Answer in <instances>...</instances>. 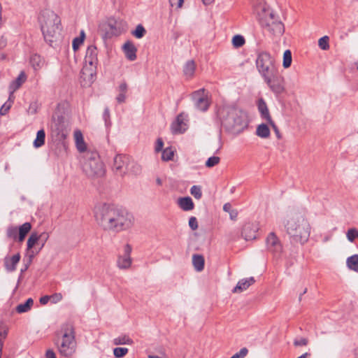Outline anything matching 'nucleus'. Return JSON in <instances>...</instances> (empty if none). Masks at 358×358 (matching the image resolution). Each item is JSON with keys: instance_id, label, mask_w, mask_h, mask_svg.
Returning a JSON list of instances; mask_svg holds the SVG:
<instances>
[{"instance_id": "9b49d317", "label": "nucleus", "mask_w": 358, "mask_h": 358, "mask_svg": "<svg viewBox=\"0 0 358 358\" xmlns=\"http://www.w3.org/2000/svg\"><path fill=\"white\" fill-rule=\"evenodd\" d=\"M192 99L194 101L195 106L200 110L205 111L208 108L209 101L208 94L204 89H201L192 93Z\"/></svg>"}, {"instance_id": "a211bd4d", "label": "nucleus", "mask_w": 358, "mask_h": 358, "mask_svg": "<svg viewBox=\"0 0 358 358\" xmlns=\"http://www.w3.org/2000/svg\"><path fill=\"white\" fill-rule=\"evenodd\" d=\"M122 50L126 58L129 61H134L136 59L137 49L131 41L126 42L122 46Z\"/></svg>"}, {"instance_id": "b1692460", "label": "nucleus", "mask_w": 358, "mask_h": 358, "mask_svg": "<svg viewBox=\"0 0 358 358\" xmlns=\"http://www.w3.org/2000/svg\"><path fill=\"white\" fill-rule=\"evenodd\" d=\"M258 109L262 115V117L268 122L272 120L266 103L262 99H259L258 101Z\"/></svg>"}, {"instance_id": "de8ad7c7", "label": "nucleus", "mask_w": 358, "mask_h": 358, "mask_svg": "<svg viewBox=\"0 0 358 358\" xmlns=\"http://www.w3.org/2000/svg\"><path fill=\"white\" fill-rule=\"evenodd\" d=\"M220 162V158L217 156H213L209 157L206 162V166L208 168H212L216 165H217Z\"/></svg>"}, {"instance_id": "c85d7f7f", "label": "nucleus", "mask_w": 358, "mask_h": 358, "mask_svg": "<svg viewBox=\"0 0 358 358\" xmlns=\"http://www.w3.org/2000/svg\"><path fill=\"white\" fill-rule=\"evenodd\" d=\"M45 133L44 129L38 131L36 137L34 141L33 145L36 148L42 147L45 144Z\"/></svg>"}, {"instance_id": "5701e85b", "label": "nucleus", "mask_w": 358, "mask_h": 358, "mask_svg": "<svg viewBox=\"0 0 358 358\" xmlns=\"http://www.w3.org/2000/svg\"><path fill=\"white\" fill-rule=\"evenodd\" d=\"M178 206L184 211H190L194 209V203L189 196L180 197L178 199Z\"/></svg>"}, {"instance_id": "a878e982", "label": "nucleus", "mask_w": 358, "mask_h": 358, "mask_svg": "<svg viewBox=\"0 0 358 358\" xmlns=\"http://www.w3.org/2000/svg\"><path fill=\"white\" fill-rule=\"evenodd\" d=\"M204 258L201 255H194L192 256V264L194 269L200 272L204 268Z\"/></svg>"}, {"instance_id": "0e129e2a", "label": "nucleus", "mask_w": 358, "mask_h": 358, "mask_svg": "<svg viewBox=\"0 0 358 358\" xmlns=\"http://www.w3.org/2000/svg\"><path fill=\"white\" fill-rule=\"evenodd\" d=\"M230 218L232 220H236L238 216V212L236 210H232L229 213Z\"/></svg>"}, {"instance_id": "bf43d9fd", "label": "nucleus", "mask_w": 358, "mask_h": 358, "mask_svg": "<svg viewBox=\"0 0 358 358\" xmlns=\"http://www.w3.org/2000/svg\"><path fill=\"white\" fill-rule=\"evenodd\" d=\"M38 236H41V240L42 241V244H41V248H42L44 246L45 243L48 239L49 234H48V233L43 232L41 234H38Z\"/></svg>"}, {"instance_id": "774afa93", "label": "nucleus", "mask_w": 358, "mask_h": 358, "mask_svg": "<svg viewBox=\"0 0 358 358\" xmlns=\"http://www.w3.org/2000/svg\"><path fill=\"white\" fill-rule=\"evenodd\" d=\"M310 355H311L310 353L305 352L304 354H303L302 355L299 356L297 358H309L310 357Z\"/></svg>"}, {"instance_id": "ddd939ff", "label": "nucleus", "mask_w": 358, "mask_h": 358, "mask_svg": "<svg viewBox=\"0 0 358 358\" xmlns=\"http://www.w3.org/2000/svg\"><path fill=\"white\" fill-rule=\"evenodd\" d=\"M267 249L275 255H280L282 252V245L275 233L271 232L266 238Z\"/></svg>"}, {"instance_id": "3c124183", "label": "nucleus", "mask_w": 358, "mask_h": 358, "mask_svg": "<svg viewBox=\"0 0 358 358\" xmlns=\"http://www.w3.org/2000/svg\"><path fill=\"white\" fill-rule=\"evenodd\" d=\"M308 343V340L306 338H301L300 339H295L294 345L295 346H306Z\"/></svg>"}, {"instance_id": "79ce46f5", "label": "nucleus", "mask_w": 358, "mask_h": 358, "mask_svg": "<svg viewBox=\"0 0 358 358\" xmlns=\"http://www.w3.org/2000/svg\"><path fill=\"white\" fill-rule=\"evenodd\" d=\"M245 43L244 37L241 35H236L232 38V44L235 48H241Z\"/></svg>"}, {"instance_id": "4d7b16f0", "label": "nucleus", "mask_w": 358, "mask_h": 358, "mask_svg": "<svg viewBox=\"0 0 358 358\" xmlns=\"http://www.w3.org/2000/svg\"><path fill=\"white\" fill-rule=\"evenodd\" d=\"M50 296V300L52 303H56L62 299V294L61 293H55Z\"/></svg>"}, {"instance_id": "c9c22d12", "label": "nucleus", "mask_w": 358, "mask_h": 358, "mask_svg": "<svg viewBox=\"0 0 358 358\" xmlns=\"http://www.w3.org/2000/svg\"><path fill=\"white\" fill-rule=\"evenodd\" d=\"M30 63H31V66H33V68L35 70H37L42 66V65L43 64V61L42 58L41 57V56H39L38 55H34L30 58Z\"/></svg>"}, {"instance_id": "bb28decb", "label": "nucleus", "mask_w": 358, "mask_h": 358, "mask_svg": "<svg viewBox=\"0 0 358 358\" xmlns=\"http://www.w3.org/2000/svg\"><path fill=\"white\" fill-rule=\"evenodd\" d=\"M31 229V224L29 222H25L21 225L18 229V241L22 242Z\"/></svg>"}, {"instance_id": "20e7f679", "label": "nucleus", "mask_w": 358, "mask_h": 358, "mask_svg": "<svg viewBox=\"0 0 358 358\" xmlns=\"http://www.w3.org/2000/svg\"><path fill=\"white\" fill-rule=\"evenodd\" d=\"M45 41L53 46L60 36L61 20L59 17L50 10H43L38 17Z\"/></svg>"}, {"instance_id": "e2e57ef3", "label": "nucleus", "mask_w": 358, "mask_h": 358, "mask_svg": "<svg viewBox=\"0 0 358 358\" xmlns=\"http://www.w3.org/2000/svg\"><path fill=\"white\" fill-rule=\"evenodd\" d=\"M50 300V296H48V295H45V296H43L42 297H41L40 299V303L42 304V305H45L48 303V302Z\"/></svg>"}, {"instance_id": "2eb2a0df", "label": "nucleus", "mask_w": 358, "mask_h": 358, "mask_svg": "<svg viewBox=\"0 0 358 358\" xmlns=\"http://www.w3.org/2000/svg\"><path fill=\"white\" fill-rule=\"evenodd\" d=\"M187 115L184 113L179 114L176 120L171 124V131L173 134H178L184 132L187 128Z\"/></svg>"}, {"instance_id": "72a5a7b5", "label": "nucleus", "mask_w": 358, "mask_h": 358, "mask_svg": "<svg viewBox=\"0 0 358 358\" xmlns=\"http://www.w3.org/2000/svg\"><path fill=\"white\" fill-rule=\"evenodd\" d=\"M175 154V150L171 147H168L162 150V159L164 162L173 159Z\"/></svg>"}, {"instance_id": "8fccbe9b", "label": "nucleus", "mask_w": 358, "mask_h": 358, "mask_svg": "<svg viewBox=\"0 0 358 358\" xmlns=\"http://www.w3.org/2000/svg\"><path fill=\"white\" fill-rule=\"evenodd\" d=\"M248 353V350L246 348H243L239 352L235 353L230 358H244Z\"/></svg>"}, {"instance_id": "423d86ee", "label": "nucleus", "mask_w": 358, "mask_h": 358, "mask_svg": "<svg viewBox=\"0 0 358 358\" xmlns=\"http://www.w3.org/2000/svg\"><path fill=\"white\" fill-rule=\"evenodd\" d=\"M83 171L91 178H101L105 175L104 164L101 160L98 152L87 151L83 155Z\"/></svg>"}, {"instance_id": "864d4df0", "label": "nucleus", "mask_w": 358, "mask_h": 358, "mask_svg": "<svg viewBox=\"0 0 358 358\" xmlns=\"http://www.w3.org/2000/svg\"><path fill=\"white\" fill-rule=\"evenodd\" d=\"M103 117L104 119L105 123L107 126L110 125V110L108 107H106L104 109V112L103 114Z\"/></svg>"}, {"instance_id": "473e14b6", "label": "nucleus", "mask_w": 358, "mask_h": 358, "mask_svg": "<svg viewBox=\"0 0 358 358\" xmlns=\"http://www.w3.org/2000/svg\"><path fill=\"white\" fill-rule=\"evenodd\" d=\"M257 135L261 138H268L270 136V130L268 126L265 124L259 125L257 128Z\"/></svg>"}, {"instance_id": "7c9ffc66", "label": "nucleus", "mask_w": 358, "mask_h": 358, "mask_svg": "<svg viewBox=\"0 0 358 358\" xmlns=\"http://www.w3.org/2000/svg\"><path fill=\"white\" fill-rule=\"evenodd\" d=\"M196 65L194 61H188L184 66V73L187 77L191 78L194 74Z\"/></svg>"}, {"instance_id": "0eeeda50", "label": "nucleus", "mask_w": 358, "mask_h": 358, "mask_svg": "<svg viewBox=\"0 0 358 358\" xmlns=\"http://www.w3.org/2000/svg\"><path fill=\"white\" fill-rule=\"evenodd\" d=\"M222 124L231 133L239 134L248 126L246 114L238 108H229L223 117Z\"/></svg>"}, {"instance_id": "680f3d73", "label": "nucleus", "mask_w": 358, "mask_h": 358, "mask_svg": "<svg viewBox=\"0 0 358 358\" xmlns=\"http://www.w3.org/2000/svg\"><path fill=\"white\" fill-rule=\"evenodd\" d=\"M46 358H56L55 352L52 349H49L45 353Z\"/></svg>"}, {"instance_id": "f257e3e1", "label": "nucleus", "mask_w": 358, "mask_h": 358, "mask_svg": "<svg viewBox=\"0 0 358 358\" xmlns=\"http://www.w3.org/2000/svg\"><path fill=\"white\" fill-rule=\"evenodd\" d=\"M96 224L104 231L120 232L127 230L134 224L133 215L110 204L101 203L94 208Z\"/></svg>"}, {"instance_id": "4be33fe9", "label": "nucleus", "mask_w": 358, "mask_h": 358, "mask_svg": "<svg viewBox=\"0 0 358 358\" xmlns=\"http://www.w3.org/2000/svg\"><path fill=\"white\" fill-rule=\"evenodd\" d=\"M74 140L76 148L80 152H83L84 154L88 151L87 150V146L84 141L83 135L80 130L75 131Z\"/></svg>"}, {"instance_id": "58836bf2", "label": "nucleus", "mask_w": 358, "mask_h": 358, "mask_svg": "<svg viewBox=\"0 0 358 358\" xmlns=\"http://www.w3.org/2000/svg\"><path fill=\"white\" fill-rule=\"evenodd\" d=\"M292 53L289 50H287L285 51L283 54V62L282 66L285 69L289 68L292 64Z\"/></svg>"}, {"instance_id": "393cba45", "label": "nucleus", "mask_w": 358, "mask_h": 358, "mask_svg": "<svg viewBox=\"0 0 358 358\" xmlns=\"http://www.w3.org/2000/svg\"><path fill=\"white\" fill-rule=\"evenodd\" d=\"M27 79V76L24 71L20 72L17 78L11 83L10 85V90L11 93L14 92L16 90H17L23 83L25 82Z\"/></svg>"}, {"instance_id": "09e8293b", "label": "nucleus", "mask_w": 358, "mask_h": 358, "mask_svg": "<svg viewBox=\"0 0 358 358\" xmlns=\"http://www.w3.org/2000/svg\"><path fill=\"white\" fill-rule=\"evenodd\" d=\"M128 349L127 348H115L113 350V354L116 358H122L126 355Z\"/></svg>"}, {"instance_id": "39448f33", "label": "nucleus", "mask_w": 358, "mask_h": 358, "mask_svg": "<svg viewBox=\"0 0 358 358\" xmlns=\"http://www.w3.org/2000/svg\"><path fill=\"white\" fill-rule=\"evenodd\" d=\"M55 344L61 356L70 357L76 352L75 331L71 324H64L55 334Z\"/></svg>"}, {"instance_id": "cd10ccee", "label": "nucleus", "mask_w": 358, "mask_h": 358, "mask_svg": "<svg viewBox=\"0 0 358 358\" xmlns=\"http://www.w3.org/2000/svg\"><path fill=\"white\" fill-rule=\"evenodd\" d=\"M346 265L350 270L358 273V255H353L348 257Z\"/></svg>"}, {"instance_id": "c756f323", "label": "nucleus", "mask_w": 358, "mask_h": 358, "mask_svg": "<svg viewBox=\"0 0 358 358\" xmlns=\"http://www.w3.org/2000/svg\"><path fill=\"white\" fill-rule=\"evenodd\" d=\"M119 94L116 97L118 103H124L126 100V93L127 92V85L125 82L122 83L118 87Z\"/></svg>"}, {"instance_id": "4c0bfd02", "label": "nucleus", "mask_w": 358, "mask_h": 358, "mask_svg": "<svg viewBox=\"0 0 358 358\" xmlns=\"http://www.w3.org/2000/svg\"><path fill=\"white\" fill-rule=\"evenodd\" d=\"M85 37V34L83 30L80 31V36L75 38L73 40L72 46L74 50L78 49L80 45L83 43Z\"/></svg>"}, {"instance_id": "7ed1b4c3", "label": "nucleus", "mask_w": 358, "mask_h": 358, "mask_svg": "<svg viewBox=\"0 0 358 358\" xmlns=\"http://www.w3.org/2000/svg\"><path fill=\"white\" fill-rule=\"evenodd\" d=\"M254 8L262 26L268 32L276 36H280L285 31L282 22L278 19L273 11L264 0H255Z\"/></svg>"}, {"instance_id": "6e6552de", "label": "nucleus", "mask_w": 358, "mask_h": 358, "mask_svg": "<svg viewBox=\"0 0 358 358\" xmlns=\"http://www.w3.org/2000/svg\"><path fill=\"white\" fill-rule=\"evenodd\" d=\"M256 66L263 78L278 71L274 58L266 52H262L258 55Z\"/></svg>"}, {"instance_id": "f704fd0d", "label": "nucleus", "mask_w": 358, "mask_h": 358, "mask_svg": "<svg viewBox=\"0 0 358 358\" xmlns=\"http://www.w3.org/2000/svg\"><path fill=\"white\" fill-rule=\"evenodd\" d=\"M39 241H41V236L36 232L31 233L27 240V250H31Z\"/></svg>"}, {"instance_id": "4468645a", "label": "nucleus", "mask_w": 358, "mask_h": 358, "mask_svg": "<svg viewBox=\"0 0 358 358\" xmlns=\"http://www.w3.org/2000/svg\"><path fill=\"white\" fill-rule=\"evenodd\" d=\"M131 250L132 249L130 245H125L124 248V255L120 256L117 262V266L120 269H127L131 266L132 262L131 258Z\"/></svg>"}, {"instance_id": "5fc2aeb1", "label": "nucleus", "mask_w": 358, "mask_h": 358, "mask_svg": "<svg viewBox=\"0 0 358 358\" xmlns=\"http://www.w3.org/2000/svg\"><path fill=\"white\" fill-rule=\"evenodd\" d=\"M10 107H11L10 103H5L0 108V115H6L8 113V111L10 110Z\"/></svg>"}, {"instance_id": "412c9836", "label": "nucleus", "mask_w": 358, "mask_h": 358, "mask_svg": "<svg viewBox=\"0 0 358 358\" xmlns=\"http://www.w3.org/2000/svg\"><path fill=\"white\" fill-rule=\"evenodd\" d=\"M255 280L253 277L244 278L238 281L236 286L234 288L233 292H242L246 290L250 285H253Z\"/></svg>"}, {"instance_id": "6e6d98bb", "label": "nucleus", "mask_w": 358, "mask_h": 358, "mask_svg": "<svg viewBox=\"0 0 358 358\" xmlns=\"http://www.w3.org/2000/svg\"><path fill=\"white\" fill-rule=\"evenodd\" d=\"M273 128L275 135H276V137L278 138V139H280L282 138V136H281V134L278 128V127L275 125V124L274 123V122L273 120H271L268 122Z\"/></svg>"}, {"instance_id": "c03bdc74", "label": "nucleus", "mask_w": 358, "mask_h": 358, "mask_svg": "<svg viewBox=\"0 0 358 358\" xmlns=\"http://www.w3.org/2000/svg\"><path fill=\"white\" fill-rule=\"evenodd\" d=\"M145 32V28L141 24H138L136 26V29L132 31V34L137 38H141L144 36Z\"/></svg>"}, {"instance_id": "13d9d810", "label": "nucleus", "mask_w": 358, "mask_h": 358, "mask_svg": "<svg viewBox=\"0 0 358 358\" xmlns=\"http://www.w3.org/2000/svg\"><path fill=\"white\" fill-rule=\"evenodd\" d=\"M164 146V142L162 138H157L156 145H155V152H158L162 150Z\"/></svg>"}, {"instance_id": "603ef678", "label": "nucleus", "mask_w": 358, "mask_h": 358, "mask_svg": "<svg viewBox=\"0 0 358 358\" xmlns=\"http://www.w3.org/2000/svg\"><path fill=\"white\" fill-rule=\"evenodd\" d=\"M189 226L192 230H196L198 229V222L195 217H191L189 219Z\"/></svg>"}, {"instance_id": "aec40b11", "label": "nucleus", "mask_w": 358, "mask_h": 358, "mask_svg": "<svg viewBox=\"0 0 358 358\" xmlns=\"http://www.w3.org/2000/svg\"><path fill=\"white\" fill-rule=\"evenodd\" d=\"M20 260V255L19 253L4 259V266L7 271L13 272L16 269V266Z\"/></svg>"}, {"instance_id": "37998d69", "label": "nucleus", "mask_w": 358, "mask_h": 358, "mask_svg": "<svg viewBox=\"0 0 358 358\" xmlns=\"http://www.w3.org/2000/svg\"><path fill=\"white\" fill-rule=\"evenodd\" d=\"M348 240L352 243L356 238H358V229L356 228H350L346 232Z\"/></svg>"}, {"instance_id": "e433bc0d", "label": "nucleus", "mask_w": 358, "mask_h": 358, "mask_svg": "<svg viewBox=\"0 0 358 358\" xmlns=\"http://www.w3.org/2000/svg\"><path fill=\"white\" fill-rule=\"evenodd\" d=\"M7 331L8 329L6 326L3 323H0V358H1L3 340L7 336Z\"/></svg>"}, {"instance_id": "6ab92c4d", "label": "nucleus", "mask_w": 358, "mask_h": 358, "mask_svg": "<svg viewBox=\"0 0 358 358\" xmlns=\"http://www.w3.org/2000/svg\"><path fill=\"white\" fill-rule=\"evenodd\" d=\"M108 26L109 28L108 34H109L110 36H119L124 31L122 25V22L114 20H110L108 22Z\"/></svg>"}, {"instance_id": "69168bd1", "label": "nucleus", "mask_w": 358, "mask_h": 358, "mask_svg": "<svg viewBox=\"0 0 358 358\" xmlns=\"http://www.w3.org/2000/svg\"><path fill=\"white\" fill-rule=\"evenodd\" d=\"M131 171H133L136 174L138 173L139 171H141L140 166L137 164H134V163H132L131 164Z\"/></svg>"}, {"instance_id": "f8f14e48", "label": "nucleus", "mask_w": 358, "mask_h": 358, "mask_svg": "<svg viewBox=\"0 0 358 358\" xmlns=\"http://www.w3.org/2000/svg\"><path fill=\"white\" fill-rule=\"evenodd\" d=\"M96 68L85 64L81 70L80 83L84 87L90 86L96 78Z\"/></svg>"}, {"instance_id": "49530a36", "label": "nucleus", "mask_w": 358, "mask_h": 358, "mask_svg": "<svg viewBox=\"0 0 358 358\" xmlns=\"http://www.w3.org/2000/svg\"><path fill=\"white\" fill-rule=\"evenodd\" d=\"M329 38L327 36L320 38L318 41L319 47L323 50H328L329 48Z\"/></svg>"}, {"instance_id": "052dcab7", "label": "nucleus", "mask_w": 358, "mask_h": 358, "mask_svg": "<svg viewBox=\"0 0 358 358\" xmlns=\"http://www.w3.org/2000/svg\"><path fill=\"white\" fill-rule=\"evenodd\" d=\"M184 0H169L171 6H177L178 8H181Z\"/></svg>"}, {"instance_id": "a18cd8bd", "label": "nucleus", "mask_w": 358, "mask_h": 358, "mask_svg": "<svg viewBox=\"0 0 358 358\" xmlns=\"http://www.w3.org/2000/svg\"><path fill=\"white\" fill-rule=\"evenodd\" d=\"M190 193L196 199H200L202 196L201 188L198 185H193L190 189Z\"/></svg>"}, {"instance_id": "9d476101", "label": "nucleus", "mask_w": 358, "mask_h": 358, "mask_svg": "<svg viewBox=\"0 0 358 358\" xmlns=\"http://www.w3.org/2000/svg\"><path fill=\"white\" fill-rule=\"evenodd\" d=\"M130 158L124 155H117L113 160V170L116 175L122 176L130 170Z\"/></svg>"}, {"instance_id": "a19ab883", "label": "nucleus", "mask_w": 358, "mask_h": 358, "mask_svg": "<svg viewBox=\"0 0 358 358\" xmlns=\"http://www.w3.org/2000/svg\"><path fill=\"white\" fill-rule=\"evenodd\" d=\"M6 235L8 238L13 240H18V229L15 226H10L6 231Z\"/></svg>"}, {"instance_id": "1a4fd4ad", "label": "nucleus", "mask_w": 358, "mask_h": 358, "mask_svg": "<svg viewBox=\"0 0 358 358\" xmlns=\"http://www.w3.org/2000/svg\"><path fill=\"white\" fill-rule=\"evenodd\" d=\"M264 80L273 93L280 94L285 91L284 78L278 71L264 78Z\"/></svg>"}, {"instance_id": "ea45409f", "label": "nucleus", "mask_w": 358, "mask_h": 358, "mask_svg": "<svg viewBox=\"0 0 358 358\" xmlns=\"http://www.w3.org/2000/svg\"><path fill=\"white\" fill-rule=\"evenodd\" d=\"M132 343V340L126 336H119L113 340L115 345H130Z\"/></svg>"}, {"instance_id": "338daca9", "label": "nucleus", "mask_w": 358, "mask_h": 358, "mask_svg": "<svg viewBox=\"0 0 358 358\" xmlns=\"http://www.w3.org/2000/svg\"><path fill=\"white\" fill-rule=\"evenodd\" d=\"M223 210L225 211V212H228L229 213L231 210V205L229 203H225L223 206Z\"/></svg>"}, {"instance_id": "f03ea898", "label": "nucleus", "mask_w": 358, "mask_h": 358, "mask_svg": "<svg viewBox=\"0 0 358 358\" xmlns=\"http://www.w3.org/2000/svg\"><path fill=\"white\" fill-rule=\"evenodd\" d=\"M284 227L289 239L294 243L304 245L308 241L311 225L304 214L298 212L291 213L285 220Z\"/></svg>"}, {"instance_id": "f3484780", "label": "nucleus", "mask_w": 358, "mask_h": 358, "mask_svg": "<svg viewBox=\"0 0 358 358\" xmlns=\"http://www.w3.org/2000/svg\"><path fill=\"white\" fill-rule=\"evenodd\" d=\"M258 227L255 224L248 223L243 226L242 236L246 241L256 238Z\"/></svg>"}, {"instance_id": "dca6fc26", "label": "nucleus", "mask_w": 358, "mask_h": 358, "mask_svg": "<svg viewBox=\"0 0 358 358\" xmlns=\"http://www.w3.org/2000/svg\"><path fill=\"white\" fill-rule=\"evenodd\" d=\"M97 54L98 50L95 46L91 45L88 47L85 57V64L96 68L98 64Z\"/></svg>"}, {"instance_id": "2f4dec72", "label": "nucleus", "mask_w": 358, "mask_h": 358, "mask_svg": "<svg viewBox=\"0 0 358 358\" xmlns=\"http://www.w3.org/2000/svg\"><path fill=\"white\" fill-rule=\"evenodd\" d=\"M33 304V299L29 298L24 303H20L17 306L16 311L19 313H26L31 308Z\"/></svg>"}]
</instances>
